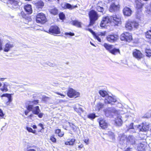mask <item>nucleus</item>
I'll return each mask as SVG.
<instances>
[{
	"label": "nucleus",
	"mask_w": 151,
	"mask_h": 151,
	"mask_svg": "<svg viewBox=\"0 0 151 151\" xmlns=\"http://www.w3.org/2000/svg\"><path fill=\"white\" fill-rule=\"evenodd\" d=\"M121 23V17L119 15H115L103 17L100 25L101 27H104L109 23L113 25H118Z\"/></svg>",
	"instance_id": "1"
},
{
	"label": "nucleus",
	"mask_w": 151,
	"mask_h": 151,
	"mask_svg": "<svg viewBox=\"0 0 151 151\" xmlns=\"http://www.w3.org/2000/svg\"><path fill=\"white\" fill-rule=\"evenodd\" d=\"M29 102V104L27 107V110L29 111H32L34 114L37 115L40 118H42L44 115L43 113H40V110L39 106H34L39 103V101L35 100Z\"/></svg>",
	"instance_id": "2"
},
{
	"label": "nucleus",
	"mask_w": 151,
	"mask_h": 151,
	"mask_svg": "<svg viewBox=\"0 0 151 151\" xmlns=\"http://www.w3.org/2000/svg\"><path fill=\"white\" fill-rule=\"evenodd\" d=\"M89 16L90 20L89 26L93 25L99 17L97 12L93 10H92L89 12Z\"/></svg>",
	"instance_id": "3"
},
{
	"label": "nucleus",
	"mask_w": 151,
	"mask_h": 151,
	"mask_svg": "<svg viewBox=\"0 0 151 151\" xmlns=\"http://www.w3.org/2000/svg\"><path fill=\"white\" fill-rule=\"evenodd\" d=\"M149 124L147 122H143L141 125H138L135 126V128H136V131L135 132H145L149 130Z\"/></svg>",
	"instance_id": "4"
},
{
	"label": "nucleus",
	"mask_w": 151,
	"mask_h": 151,
	"mask_svg": "<svg viewBox=\"0 0 151 151\" xmlns=\"http://www.w3.org/2000/svg\"><path fill=\"white\" fill-rule=\"evenodd\" d=\"M45 31L50 34L53 35L59 34L60 33V28L56 25L51 26L49 30Z\"/></svg>",
	"instance_id": "5"
},
{
	"label": "nucleus",
	"mask_w": 151,
	"mask_h": 151,
	"mask_svg": "<svg viewBox=\"0 0 151 151\" xmlns=\"http://www.w3.org/2000/svg\"><path fill=\"white\" fill-rule=\"evenodd\" d=\"M36 21L37 23L44 24L47 21V19L45 14L40 13L37 14L36 17Z\"/></svg>",
	"instance_id": "6"
},
{
	"label": "nucleus",
	"mask_w": 151,
	"mask_h": 151,
	"mask_svg": "<svg viewBox=\"0 0 151 151\" xmlns=\"http://www.w3.org/2000/svg\"><path fill=\"white\" fill-rule=\"evenodd\" d=\"M139 24L137 22L135 21H128L126 24L125 27L129 30H132L133 28H137Z\"/></svg>",
	"instance_id": "7"
},
{
	"label": "nucleus",
	"mask_w": 151,
	"mask_h": 151,
	"mask_svg": "<svg viewBox=\"0 0 151 151\" xmlns=\"http://www.w3.org/2000/svg\"><path fill=\"white\" fill-rule=\"evenodd\" d=\"M105 115L106 117H112L114 114L116 113V110L114 108H109L104 110Z\"/></svg>",
	"instance_id": "8"
},
{
	"label": "nucleus",
	"mask_w": 151,
	"mask_h": 151,
	"mask_svg": "<svg viewBox=\"0 0 151 151\" xmlns=\"http://www.w3.org/2000/svg\"><path fill=\"white\" fill-rule=\"evenodd\" d=\"M120 39L122 41L129 42L132 40V37L130 33L125 32L121 35Z\"/></svg>",
	"instance_id": "9"
},
{
	"label": "nucleus",
	"mask_w": 151,
	"mask_h": 151,
	"mask_svg": "<svg viewBox=\"0 0 151 151\" xmlns=\"http://www.w3.org/2000/svg\"><path fill=\"white\" fill-rule=\"evenodd\" d=\"M67 95L70 97L76 98L79 97L80 93L71 88L68 89L67 92Z\"/></svg>",
	"instance_id": "10"
},
{
	"label": "nucleus",
	"mask_w": 151,
	"mask_h": 151,
	"mask_svg": "<svg viewBox=\"0 0 151 151\" xmlns=\"http://www.w3.org/2000/svg\"><path fill=\"white\" fill-rule=\"evenodd\" d=\"M119 38V36L117 35H108L106 37L107 40L111 42H114Z\"/></svg>",
	"instance_id": "11"
},
{
	"label": "nucleus",
	"mask_w": 151,
	"mask_h": 151,
	"mask_svg": "<svg viewBox=\"0 0 151 151\" xmlns=\"http://www.w3.org/2000/svg\"><path fill=\"white\" fill-rule=\"evenodd\" d=\"M10 6L14 9L18 8L19 7V0H8Z\"/></svg>",
	"instance_id": "12"
},
{
	"label": "nucleus",
	"mask_w": 151,
	"mask_h": 151,
	"mask_svg": "<svg viewBox=\"0 0 151 151\" xmlns=\"http://www.w3.org/2000/svg\"><path fill=\"white\" fill-rule=\"evenodd\" d=\"M133 56L138 60H140L143 57V55L141 52L137 50H134L133 52Z\"/></svg>",
	"instance_id": "13"
},
{
	"label": "nucleus",
	"mask_w": 151,
	"mask_h": 151,
	"mask_svg": "<svg viewBox=\"0 0 151 151\" xmlns=\"http://www.w3.org/2000/svg\"><path fill=\"white\" fill-rule=\"evenodd\" d=\"M100 126L103 129H104L107 128L108 124L106 122L105 120L103 119L100 118L98 119Z\"/></svg>",
	"instance_id": "14"
},
{
	"label": "nucleus",
	"mask_w": 151,
	"mask_h": 151,
	"mask_svg": "<svg viewBox=\"0 0 151 151\" xmlns=\"http://www.w3.org/2000/svg\"><path fill=\"white\" fill-rule=\"evenodd\" d=\"M116 101V100L115 98H113L112 97L108 96L106 97L105 99V103L106 104H113L112 102H115Z\"/></svg>",
	"instance_id": "15"
},
{
	"label": "nucleus",
	"mask_w": 151,
	"mask_h": 151,
	"mask_svg": "<svg viewBox=\"0 0 151 151\" xmlns=\"http://www.w3.org/2000/svg\"><path fill=\"white\" fill-rule=\"evenodd\" d=\"M120 6L118 5H116L114 3H113L110 5L109 8V11L111 12H113L117 11L119 9Z\"/></svg>",
	"instance_id": "16"
},
{
	"label": "nucleus",
	"mask_w": 151,
	"mask_h": 151,
	"mask_svg": "<svg viewBox=\"0 0 151 151\" xmlns=\"http://www.w3.org/2000/svg\"><path fill=\"white\" fill-rule=\"evenodd\" d=\"M14 46V45L12 42H9L5 45L4 50L5 52H8Z\"/></svg>",
	"instance_id": "17"
},
{
	"label": "nucleus",
	"mask_w": 151,
	"mask_h": 151,
	"mask_svg": "<svg viewBox=\"0 0 151 151\" xmlns=\"http://www.w3.org/2000/svg\"><path fill=\"white\" fill-rule=\"evenodd\" d=\"M146 143L145 141L140 142L137 146V149L139 151H145Z\"/></svg>",
	"instance_id": "18"
},
{
	"label": "nucleus",
	"mask_w": 151,
	"mask_h": 151,
	"mask_svg": "<svg viewBox=\"0 0 151 151\" xmlns=\"http://www.w3.org/2000/svg\"><path fill=\"white\" fill-rule=\"evenodd\" d=\"M61 6L64 9H72L75 8L77 7V5L72 6L69 4L65 2L62 3Z\"/></svg>",
	"instance_id": "19"
},
{
	"label": "nucleus",
	"mask_w": 151,
	"mask_h": 151,
	"mask_svg": "<svg viewBox=\"0 0 151 151\" xmlns=\"http://www.w3.org/2000/svg\"><path fill=\"white\" fill-rule=\"evenodd\" d=\"M123 12L125 15L127 16H129L131 15L132 12L129 8L125 7L123 9Z\"/></svg>",
	"instance_id": "20"
},
{
	"label": "nucleus",
	"mask_w": 151,
	"mask_h": 151,
	"mask_svg": "<svg viewBox=\"0 0 151 151\" xmlns=\"http://www.w3.org/2000/svg\"><path fill=\"white\" fill-rule=\"evenodd\" d=\"M127 141L131 145H133L135 144V138L133 136H129L127 139Z\"/></svg>",
	"instance_id": "21"
},
{
	"label": "nucleus",
	"mask_w": 151,
	"mask_h": 151,
	"mask_svg": "<svg viewBox=\"0 0 151 151\" xmlns=\"http://www.w3.org/2000/svg\"><path fill=\"white\" fill-rule=\"evenodd\" d=\"M25 11L28 14H30L32 12V10L31 6L30 4H27L24 6V7Z\"/></svg>",
	"instance_id": "22"
},
{
	"label": "nucleus",
	"mask_w": 151,
	"mask_h": 151,
	"mask_svg": "<svg viewBox=\"0 0 151 151\" xmlns=\"http://www.w3.org/2000/svg\"><path fill=\"white\" fill-rule=\"evenodd\" d=\"M122 116L119 115L117 117L116 119L115 123L118 126L121 125L122 124Z\"/></svg>",
	"instance_id": "23"
},
{
	"label": "nucleus",
	"mask_w": 151,
	"mask_h": 151,
	"mask_svg": "<svg viewBox=\"0 0 151 151\" xmlns=\"http://www.w3.org/2000/svg\"><path fill=\"white\" fill-rule=\"evenodd\" d=\"M11 85L9 83L5 82L4 84L3 88H1V90L3 91L6 92L8 91V88L10 87Z\"/></svg>",
	"instance_id": "24"
},
{
	"label": "nucleus",
	"mask_w": 151,
	"mask_h": 151,
	"mask_svg": "<svg viewBox=\"0 0 151 151\" xmlns=\"http://www.w3.org/2000/svg\"><path fill=\"white\" fill-rule=\"evenodd\" d=\"M96 9L99 12L103 13L104 12V8L101 6V3L98 4L95 7Z\"/></svg>",
	"instance_id": "25"
},
{
	"label": "nucleus",
	"mask_w": 151,
	"mask_h": 151,
	"mask_svg": "<svg viewBox=\"0 0 151 151\" xmlns=\"http://www.w3.org/2000/svg\"><path fill=\"white\" fill-rule=\"evenodd\" d=\"M104 104L101 102H99L96 106L95 110L99 111L101 109H102L104 106Z\"/></svg>",
	"instance_id": "26"
},
{
	"label": "nucleus",
	"mask_w": 151,
	"mask_h": 151,
	"mask_svg": "<svg viewBox=\"0 0 151 151\" xmlns=\"http://www.w3.org/2000/svg\"><path fill=\"white\" fill-rule=\"evenodd\" d=\"M135 3L136 4L135 7L136 9H141L144 5L143 4H142L138 0H136Z\"/></svg>",
	"instance_id": "27"
},
{
	"label": "nucleus",
	"mask_w": 151,
	"mask_h": 151,
	"mask_svg": "<svg viewBox=\"0 0 151 151\" xmlns=\"http://www.w3.org/2000/svg\"><path fill=\"white\" fill-rule=\"evenodd\" d=\"M88 30L92 33L93 35L95 38L99 42H101V40L100 38L98 35H97L95 33L93 32L92 29H88Z\"/></svg>",
	"instance_id": "28"
},
{
	"label": "nucleus",
	"mask_w": 151,
	"mask_h": 151,
	"mask_svg": "<svg viewBox=\"0 0 151 151\" xmlns=\"http://www.w3.org/2000/svg\"><path fill=\"white\" fill-rule=\"evenodd\" d=\"M103 46L105 47L106 49L109 52L113 48V45L108 44L106 43H104Z\"/></svg>",
	"instance_id": "29"
},
{
	"label": "nucleus",
	"mask_w": 151,
	"mask_h": 151,
	"mask_svg": "<svg viewBox=\"0 0 151 151\" xmlns=\"http://www.w3.org/2000/svg\"><path fill=\"white\" fill-rule=\"evenodd\" d=\"M2 97H6L7 98L8 101L7 103H8L9 102L10 103L12 101V99L11 94L8 93L3 94L2 95Z\"/></svg>",
	"instance_id": "30"
},
{
	"label": "nucleus",
	"mask_w": 151,
	"mask_h": 151,
	"mask_svg": "<svg viewBox=\"0 0 151 151\" xmlns=\"http://www.w3.org/2000/svg\"><path fill=\"white\" fill-rule=\"evenodd\" d=\"M109 52L114 55H116L118 53H119V54L120 53L119 49H116L115 48H113Z\"/></svg>",
	"instance_id": "31"
},
{
	"label": "nucleus",
	"mask_w": 151,
	"mask_h": 151,
	"mask_svg": "<svg viewBox=\"0 0 151 151\" xmlns=\"http://www.w3.org/2000/svg\"><path fill=\"white\" fill-rule=\"evenodd\" d=\"M35 4L38 8H41L44 6V3L41 1L36 3Z\"/></svg>",
	"instance_id": "32"
},
{
	"label": "nucleus",
	"mask_w": 151,
	"mask_h": 151,
	"mask_svg": "<svg viewBox=\"0 0 151 151\" xmlns=\"http://www.w3.org/2000/svg\"><path fill=\"white\" fill-rule=\"evenodd\" d=\"M50 12L51 14L54 15H57L58 14V10L56 8L50 10Z\"/></svg>",
	"instance_id": "33"
},
{
	"label": "nucleus",
	"mask_w": 151,
	"mask_h": 151,
	"mask_svg": "<svg viewBox=\"0 0 151 151\" xmlns=\"http://www.w3.org/2000/svg\"><path fill=\"white\" fill-rule=\"evenodd\" d=\"M99 93L102 97H104L107 96V93L105 91L100 90L99 91Z\"/></svg>",
	"instance_id": "34"
},
{
	"label": "nucleus",
	"mask_w": 151,
	"mask_h": 151,
	"mask_svg": "<svg viewBox=\"0 0 151 151\" xmlns=\"http://www.w3.org/2000/svg\"><path fill=\"white\" fill-rule=\"evenodd\" d=\"M73 24L74 25L78 27H80L81 26V23L77 21H73Z\"/></svg>",
	"instance_id": "35"
},
{
	"label": "nucleus",
	"mask_w": 151,
	"mask_h": 151,
	"mask_svg": "<svg viewBox=\"0 0 151 151\" xmlns=\"http://www.w3.org/2000/svg\"><path fill=\"white\" fill-rule=\"evenodd\" d=\"M119 137H120V141L125 140L127 138V136L124 134H120Z\"/></svg>",
	"instance_id": "36"
},
{
	"label": "nucleus",
	"mask_w": 151,
	"mask_h": 151,
	"mask_svg": "<svg viewBox=\"0 0 151 151\" xmlns=\"http://www.w3.org/2000/svg\"><path fill=\"white\" fill-rule=\"evenodd\" d=\"M75 141V139H73L69 141L66 142L65 144L66 145H73Z\"/></svg>",
	"instance_id": "37"
},
{
	"label": "nucleus",
	"mask_w": 151,
	"mask_h": 151,
	"mask_svg": "<svg viewBox=\"0 0 151 151\" xmlns=\"http://www.w3.org/2000/svg\"><path fill=\"white\" fill-rule=\"evenodd\" d=\"M75 110L80 115L81 112H83V110L81 108H74Z\"/></svg>",
	"instance_id": "38"
},
{
	"label": "nucleus",
	"mask_w": 151,
	"mask_h": 151,
	"mask_svg": "<svg viewBox=\"0 0 151 151\" xmlns=\"http://www.w3.org/2000/svg\"><path fill=\"white\" fill-rule=\"evenodd\" d=\"M145 36L147 38L150 39L151 38V30L147 31L145 33Z\"/></svg>",
	"instance_id": "39"
},
{
	"label": "nucleus",
	"mask_w": 151,
	"mask_h": 151,
	"mask_svg": "<svg viewBox=\"0 0 151 151\" xmlns=\"http://www.w3.org/2000/svg\"><path fill=\"white\" fill-rule=\"evenodd\" d=\"M133 126V123H131L129 126V130L130 129H132L133 132H135L136 131V129L135 128V127H134V128Z\"/></svg>",
	"instance_id": "40"
},
{
	"label": "nucleus",
	"mask_w": 151,
	"mask_h": 151,
	"mask_svg": "<svg viewBox=\"0 0 151 151\" xmlns=\"http://www.w3.org/2000/svg\"><path fill=\"white\" fill-rule=\"evenodd\" d=\"M146 55L147 56L150 57L151 56V50L150 49H146L145 50Z\"/></svg>",
	"instance_id": "41"
},
{
	"label": "nucleus",
	"mask_w": 151,
	"mask_h": 151,
	"mask_svg": "<svg viewBox=\"0 0 151 151\" xmlns=\"http://www.w3.org/2000/svg\"><path fill=\"white\" fill-rule=\"evenodd\" d=\"M88 117L91 119H94L96 117V116L95 114H91L88 115Z\"/></svg>",
	"instance_id": "42"
},
{
	"label": "nucleus",
	"mask_w": 151,
	"mask_h": 151,
	"mask_svg": "<svg viewBox=\"0 0 151 151\" xmlns=\"http://www.w3.org/2000/svg\"><path fill=\"white\" fill-rule=\"evenodd\" d=\"M59 17L60 19L63 20L65 17V14L63 13H60L59 14Z\"/></svg>",
	"instance_id": "43"
},
{
	"label": "nucleus",
	"mask_w": 151,
	"mask_h": 151,
	"mask_svg": "<svg viewBox=\"0 0 151 151\" xmlns=\"http://www.w3.org/2000/svg\"><path fill=\"white\" fill-rule=\"evenodd\" d=\"M66 35H69L70 36H73L74 35V34L71 32H65V34Z\"/></svg>",
	"instance_id": "44"
},
{
	"label": "nucleus",
	"mask_w": 151,
	"mask_h": 151,
	"mask_svg": "<svg viewBox=\"0 0 151 151\" xmlns=\"http://www.w3.org/2000/svg\"><path fill=\"white\" fill-rule=\"evenodd\" d=\"M50 99V98L47 96L43 97L42 98V100L43 101H47Z\"/></svg>",
	"instance_id": "45"
},
{
	"label": "nucleus",
	"mask_w": 151,
	"mask_h": 151,
	"mask_svg": "<svg viewBox=\"0 0 151 151\" xmlns=\"http://www.w3.org/2000/svg\"><path fill=\"white\" fill-rule=\"evenodd\" d=\"M26 129L29 132H31L33 131V129L30 127H26Z\"/></svg>",
	"instance_id": "46"
},
{
	"label": "nucleus",
	"mask_w": 151,
	"mask_h": 151,
	"mask_svg": "<svg viewBox=\"0 0 151 151\" xmlns=\"http://www.w3.org/2000/svg\"><path fill=\"white\" fill-rule=\"evenodd\" d=\"M106 33L105 32H100L97 35H98V36L99 37V36H105V35Z\"/></svg>",
	"instance_id": "47"
},
{
	"label": "nucleus",
	"mask_w": 151,
	"mask_h": 151,
	"mask_svg": "<svg viewBox=\"0 0 151 151\" xmlns=\"http://www.w3.org/2000/svg\"><path fill=\"white\" fill-rule=\"evenodd\" d=\"M50 139V140L53 142H55L56 141V139L53 137H51Z\"/></svg>",
	"instance_id": "48"
},
{
	"label": "nucleus",
	"mask_w": 151,
	"mask_h": 151,
	"mask_svg": "<svg viewBox=\"0 0 151 151\" xmlns=\"http://www.w3.org/2000/svg\"><path fill=\"white\" fill-rule=\"evenodd\" d=\"M55 93L60 95L62 97H64L65 96L64 95L59 92H55Z\"/></svg>",
	"instance_id": "49"
},
{
	"label": "nucleus",
	"mask_w": 151,
	"mask_h": 151,
	"mask_svg": "<svg viewBox=\"0 0 151 151\" xmlns=\"http://www.w3.org/2000/svg\"><path fill=\"white\" fill-rule=\"evenodd\" d=\"M4 114L2 111L0 109V116L1 117H3Z\"/></svg>",
	"instance_id": "50"
},
{
	"label": "nucleus",
	"mask_w": 151,
	"mask_h": 151,
	"mask_svg": "<svg viewBox=\"0 0 151 151\" xmlns=\"http://www.w3.org/2000/svg\"><path fill=\"white\" fill-rule=\"evenodd\" d=\"M146 12L149 14H151V10L150 9H147L146 10Z\"/></svg>",
	"instance_id": "51"
},
{
	"label": "nucleus",
	"mask_w": 151,
	"mask_h": 151,
	"mask_svg": "<svg viewBox=\"0 0 151 151\" xmlns=\"http://www.w3.org/2000/svg\"><path fill=\"white\" fill-rule=\"evenodd\" d=\"M21 14L22 16V17L23 18H25L26 15L24 14V13L23 12H22L21 13Z\"/></svg>",
	"instance_id": "52"
},
{
	"label": "nucleus",
	"mask_w": 151,
	"mask_h": 151,
	"mask_svg": "<svg viewBox=\"0 0 151 151\" xmlns=\"http://www.w3.org/2000/svg\"><path fill=\"white\" fill-rule=\"evenodd\" d=\"M89 139H85L84 142L86 144L88 145V143Z\"/></svg>",
	"instance_id": "53"
},
{
	"label": "nucleus",
	"mask_w": 151,
	"mask_h": 151,
	"mask_svg": "<svg viewBox=\"0 0 151 151\" xmlns=\"http://www.w3.org/2000/svg\"><path fill=\"white\" fill-rule=\"evenodd\" d=\"M60 129H57L55 131V133L57 134H59L60 132Z\"/></svg>",
	"instance_id": "54"
},
{
	"label": "nucleus",
	"mask_w": 151,
	"mask_h": 151,
	"mask_svg": "<svg viewBox=\"0 0 151 151\" xmlns=\"http://www.w3.org/2000/svg\"><path fill=\"white\" fill-rule=\"evenodd\" d=\"M63 135H64V134L63 133H62L61 131H60V133L58 134V136L60 137H62Z\"/></svg>",
	"instance_id": "55"
},
{
	"label": "nucleus",
	"mask_w": 151,
	"mask_h": 151,
	"mask_svg": "<svg viewBox=\"0 0 151 151\" xmlns=\"http://www.w3.org/2000/svg\"><path fill=\"white\" fill-rule=\"evenodd\" d=\"M38 125L40 127H41L42 128V129H44L43 125L42 124L40 123Z\"/></svg>",
	"instance_id": "56"
},
{
	"label": "nucleus",
	"mask_w": 151,
	"mask_h": 151,
	"mask_svg": "<svg viewBox=\"0 0 151 151\" xmlns=\"http://www.w3.org/2000/svg\"><path fill=\"white\" fill-rule=\"evenodd\" d=\"M83 147V145L81 144L78 146V147L80 148H82Z\"/></svg>",
	"instance_id": "57"
},
{
	"label": "nucleus",
	"mask_w": 151,
	"mask_h": 151,
	"mask_svg": "<svg viewBox=\"0 0 151 151\" xmlns=\"http://www.w3.org/2000/svg\"><path fill=\"white\" fill-rule=\"evenodd\" d=\"M29 111H25V115H27Z\"/></svg>",
	"instance_id": "58"
},
{
	"label": "nucleus",
	"mask_w": 151,
	"mask_h": 151,
	"mask_svg": "<svg viewBox=\"0 0 151 151\" xmlns=\"http://www.w3.org/2000/svg\"><path fill=\"white\" fill-rule=\"evenodd\" d=\"M2 50V45L1 42H0V51Z\"/></svg>",
	"instance_id": "59"
},
{
	"label": "nucleus",
	"mask_w": 151,
	"mask_h": 151,
	"mask_svg": "<svg viewBox=\"0 0 151 151\" xmlns=\"http://www.w3.org/2000/svg\"><path fill=\"white\" fill-rule=\"evenodd\" d=\"M131 148L129 147L127 148L126 150L125 151H131L130 150Z\"/></svg>",
	"instance_id": "60"
},
{
	"label": "nucleus",
	"mask_w": 151,
	"mask_h": 151,
	"mask_svg": "<svg viewBox=\"0 0 151 151\" xmlns=\"http://www.w3.org/2000/svg\"><path fill=\"white\" fill-rule=\"evenodd\" d=\"M27 151H36L34 149H29Z\"/></svg>",
	"instance_id": "61"
},
{
	"label": "nucleus",
	"mask_w": 151,
	"mask_h": 151,
	"mask_svg": "<svg viewBox=\"0 0 151 151\" xmlns=\"http://www.w3.org/2000/svg\"><path fill=\"white\" fill-rule=\"evenodd\" d=\"M32 127L34 129H36L37 128V127L36 126V125H33V126H32Z\"/></svg>",
	"instance_id": "62"
},
{
	"label": "nucleus",
	"mask_w": 151,
	"mask_h": 151,
	"mask_svg": "<svg viewBox=\"0 0 151 151\" xmlns=\"http://www.w3.org/2000/svg\"><path fill=\"white\" fill-rule=\"evenodd\" d=\"M5 78H0V81H4V80L5 79Z\"/></svg>",
	"instance_id": "63"
},
{
	"label": "nucleus",
	"mask_w": 151,
	"mask_h": 151,
	"mask_svg": "<svg viewBox=\"0 0 151 151\" xmlns=\"http://www.w3.org/2000/svg\"><path fill=\"white\" fill-rule=\"evenodd\" d=\"M32 133H34V134H35L36 133V131L35 130H33V131L32 132Z\"/></svg>",
	"instance_id": "64"
}]
</instances>
